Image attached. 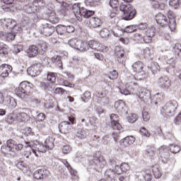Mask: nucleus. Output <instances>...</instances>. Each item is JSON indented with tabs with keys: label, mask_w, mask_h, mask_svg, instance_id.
<instances>
[{
	"label": "nucleus",
	"mask_w": 181,
	"mask_h": 181,
	"mask_svg": "<svg viewBox=\"0 0 181 181\" xmlns=\"http://www.w3.org/2000/svg\"><path fill=\"white\" fill-rule=\"evenodd\" d=\"M25 148H31L34 155L37 158H39L37 152H39V153H45L47 149H53V148H54V138H47L45 144L37 140L25 141Z\"/></svg>",
	"instance_id": "nucleus-1"
},
{
	"label": "nucleus",
	"mask_w": 181,
	"mask_h": 181,
	"mask_svg": "<svg viewBox=\"0 0 181 181\" xmlns=\"http://www.w3.org/2000/svg\"><path fill=\"white\" fill-rule=\"evenodd\" d=\"M30 93H32V87L30 86V83L28 81H23L19 85L18 88L16 89V94L23 100L26 98Z\"/></svg>",
	"instance_id": "nucleus-2"
},
{
	"label": "nucleus",
	"mask_w": 181,
	"mask_h": 181,
	"mask_svg": "<svg viewBox=\"0 0 181 181\" xmlns=\"http://www.w3.org/2000/svg\"><path fill=\"white\" fill-rule=\"evenodd\" d=\"M120 11L122 12V18L124 21L134 19L136 13V11H135V8H134L131 4L120 6Z\"/></svg>",
	"instance_id": "nucleus-3"
},
{
	"label": "nucleus",
	"mask_w": 181,
	"mask_h": 181,
	"mask_svg": "<svg viewBox=\"0 0 181 181\" xmlns=\"http://www.w3.org/2000/svg\"><path fill=\"white\" fill-rule=\"evenodd\" d=\"M68 44L71 47H74V49H76V50H80L81 52H86L88 49L87 42H81L76 38L70 40Z\"/></svg>",
	"instance_id": "nucleus-4"
},
{
	"label": "nucleus",
	"mask_w": 181,
	"mask_h": 181,
	"mask_svg": "<svg viewBox=\"0 0 181 181\" xmlns=\"http://www.w3.org/2000/svg\"><path fill=\"white\" fill-rule=\"evenodd\" d=\"M141 101L145 103V104H151L152 103V98H151V91L145 88H142L139 90L137 94Z\"/></svg>",
	"instance_id": "nucleus-5"
},
{
	"label": "nucleus",
	"mask_w": 181,
	"mask_h": 181,
	"mask_svg": "<svg viewBox=\"0 0 181 181\" xmlns=\"http://www.w3.org/2000/svg\"><path fill=\"white\" fill-rule=\"evenodd\" d=\"M178 105L176 100L168 102L165 104V107H163L162 112H164L166 115H173V114H175Z\"/></svg>",
	"instance_id": "nucleus-6"
},
{
	"label": "nucleus",
	"mask_w": 181,
	"mask_h": 181,
	"mask_svg": "<svg viewBox=\"0 0 181 181\" xmlns=\"http://www.w3.org/2000/svg\"><path fill=\"white\" fill-rule=\"evenodd\" d=\"M0 26H1L4 30L12 32L13 28L16 26V21L12 18L0 19Z\"/></svg>",
	"instance_id": "nucleus-7"
},
{
	"label": "nucleus",
	"mask_w": 181,
	"mask_h": 181,
	"mask_svg": "<svg viewBox=\"0 0 181 181\" xmlns=\"http://www.w3.org/2000/svg\"><path fill=\"white\" fill-rule=\"evenodd\" d=\"M84 25H86L87 28H90V29H95L103 25V21L98 17H92L90 19L85 20Z\"/></svg>",
	"instance_id": "nucleus-8"
},
{
	"label": "nucleus",
	"mask_w": 181,
	"mask_h": 181,
	"mask_svg": "<svg viewBox=\"0 0 181 181\" xmlns=\"http://www.w3.org/2000/svg\"><path fill=\"white\" fill-rule=\"evenodd\" d=\"M87 47L88 49H86V50H88V49H93V50H97L98 52H107L108 50L107 47L103 45V44L95 40L88 41Z\"/></svg>",
	"instance_id": "nucleus-9"
},
{
	"label": "nucleus",
	"mask_w": 181,
	"mask_h": 181,
	"mask_svg": "<svg viewBox=\"0 0 181 181\" xmlns=\"http://www.w3.org/2000/svg\"><path fill=\"white\" fill-rule=\"evenodd\" d=\"M157 85L162 90H169L172 86V81L167 76L159 77L156 81Z\"/></svg>",
	"instance_id": "nucleus-10"
},
{
	"label": "nucleus",
	"mask_w": 181,
	"mask_h": 181,
	"mask_svg": "<svg viewBox=\"0 0 181 181\" xmlns=\"http://www.w3.org/2000/svg\"><path fill=\"white\" fill-rule=\"evenodd\" d=\"M69 122H62L59 125V129L61 134H67L71 129V124H74V117H69Z\"/></svg>",
	"instance_id": "nucleus-11"
},
{
	"label": "nucleus",
	"mask_w": 181,
	"mask_h": 181,
	"mask_svg": "<svg viewBox=\"0 0 181 181\" xmlns=\"http://www.w3.org/2000/svg\"><path fill=\"white\" fill-rule=\"evenodd\" d=\"M28 74L31 77H36L42 73V64H34L27 70Z\"/></svg>",
	"instance_id": "nucleus-12"
},
{
	"label": "nucleus",
	"mask_w": 181,
	"mask_h": 181,
	"mask_svg": "<svg viewBox=\"0 0 181 181\" xmlns=\"http://www.w3.org/2000/svg\"><path fill=\"white\" fill-rule=\"evenodd\" d=\"M115 56L118 63L125 66V62H127V56H125V51L119 47H117L115 49Z\"/></svg>",
	"instance_id": "nucleus-13"
},
{
	"label": "nucleus",
	"mask_w": 181,
	"mask_h": 181,
	"mask_svg": "<svg viewBox=\"0 0 181 181\" xmlns=\"http://www.w3.org/2000/svg\"><path fill=\"white\" fill-rule=\"evenodd\" d=\"M136 25H128L127 26L124 30H119V28H115L113 30V33L115 36H117V37H119L124 32L126 33H133V32H136Z\"/></svg>",
	"instance_id": "nucleus-14"
},
{
	"label": "nucleus",
	"mask_w": 181,
	"mask_h": 181,
	"mask_svg": "<svg viewBox=\"0 0 181 181\" xmlns=\"http://www.w3.org/2000/svg\"><path fill=\"white\" fill-rule=\"evenodd\" d=\"M115 108L121 115H127L128 114V107L122 100L116 102L115 103Z\"/></svg>",
	"instance_id": "nucleus-15"
},
{
	"label": "nucleus",
	"mask_w": 181,
	"mask_h": 181,
	"mask_svg": "<svg viewBox=\"0 0 181 181\" xmlns=\"http://www.w3.org/2000/svg\"><path fill=\"white\" fill-rule=\"evenodd\" d=\"M136 73L137 74L135 75V76H132L129 78L128 82L127 83V86H128V84H135V80H145V78L148 77V74L145 73V71H141L140 72Z\"/></svg>",
	"instance_id": "nucleus-16"
},
{
	"label": "nucleus",
	"mask_w": 181,
	"mask_h": 181,
	"mask_svg": "<svg viewBox=\"0 0 181 181\" xmlns=\"http://www.w3.org/2000/svg\"><path fill=\"white\" fill-rule=\"evenodd\" d=\"M50 175V172L46 169H39L34 173V177L37 180H42L46 179Z\"/></svg>",
	"instance_id": "nucleus-17"
},
{
	"label": "nucleus",
	"mask_w": 181,
	"mask_h": 181,
	"mask_svg": "<svg viewBox=\"0 0 181 181\" xmlns=\"http://www.w3.org/2000/svg\"><path fill=\"white\" fill-rule=\"evenodd\" d=\"M54 30H56L54 26L50 24H45L40 30V33L44 35V36H52L54 33Z\"/></svg>",
	"instance_id": "nucleus-18"
},
{
	"label": "nucleus",
	"mask_w": 181,
	"mask_h": 181,
	"mask_svg": "<svg viewBox=\"0 0 181 181\" xmlns=\"http://www.w3.org/2000/svg\"><path fill=\"white\" fill-rule=\"evenodd\" d=\"M9 73H12V66L6 64L0 66V77L5 78L9 76Z\"/></svg>",
	"instance_id": "nucleus-19"
},
{
	"label": "nucleus",
	"mask_w": 181,
	"mask_h": 181,
	"mask_svg": "<svg viewBox=\"0 0 181 181\" xmlns=\"http://www.w3.org/2000/svg\"><path fill=\"white\" fill-rule=\"evenodd\" d=\"M110 119L113 129H115V131H121L122 129V127L119 122V117H118V115L115 114H112L110 115Z\"/></svg>",
	"instance_id": "nucleus-20"
},
{
	"label": "nucleus",
	"mask_w": 181,
	"mask_h": 181,
	"mask_svg": "<svg viewBox=\"0 0 181 181\" xmlns=\"http://www.w3.org/2000/svg\"><path fill=\"white\" fill-rule=\"evenodd\" d=\"M134 40L136 42H138V43H151V40L147 39L146 35H145V31L136 33L134 35Z\"/></svg>",
	"instance_id": "nucleus-21"
},
{
	"label": "nucleus",
	"mask_w": 181,
	"mask_h": 181,
	"mask_svg": "<svg viewBox=\"0 0 181 181\" xmlns=\"http://www.w3.org/2000/svg\"><path fill=\"white\" fill-rule=\"evenodd\" d=\"M159 153L163 162L166 163V162H168V159H169V148L166 146H162L159 148Z\"/></svg>",
	"instance_id": "nucleus-22"
},
{
	"label": "nucleus",
	"mask_w": 181,
	"mask_h": 181,
	"mask_svg": "<svg viewBox=\"0 0 181 181\" xmlns=\"http://www.w3.org/2000/svg\"><path fill=\"white\" fill-rule=\"evenodd\" d=\"M168 16L169 19V28L171 32H174V30H176V20L175 19V14L173 13V11H168Z\"/></svg>",
	"instance_id": "nucleus-23"
},
{
	"label": "nucleus",
	"mask_w": 181,
	"mask_h": 181,
	"mask_svg": "<svg viewBox=\"0 0 181 181\" xmlns=\"http://www.w3.org/2000/svg\"><path fill=\"white\" fill-rule=\"evenodd\" d=\"M28 57H36L39 54V48L36 45H30L27 50Z\"/></svg>",
	"instance_id": "nucleus-24"
},
{
	"label": "nucleus",
	"mask_w": 181,
	"mask_h": 181,
	"mask_svg": "<svg viewBox=\"0 0 181 181\" xmlns=\"http://www.w3.org/2000/svg\"><path fill=\"white\" fill-rule=\"evenodd\" d=\"M156 21L157 23H158V25H161V26H165V25L168 24V18L165 15L160 13L156 16Z\"/></svg>",
	"instance_id": "nucleus-25"
},
{
	"label": "nucleus",
	"mask_w": 181,
	"mask_h": 181,
	"mask_svg": "<svg viewBox=\"0 0 181 181\" xmlns=\"http://www.w3.org/2000/svg\"><path fill=\"white\" fill-rule=\"evenodd\" d=\"M117 177V174L114 170L107 169L105 172V177L107 180H114L115 181V177Z\"/></svg>",
	"instance_id": "nucleus-26"
},
{
	"label": "nucleus",
	"mask_w": 181,
	"mask_h": 181,
	"mask_svg": "<svg viewBox=\"0 0 181 181\" xmlns=\"http://www.w3.org/2000/svg\"><path fill=\"white\" fill-rule=\"evenodd\" d=\"M6 103L7 105H8V107H10V108H16L17 103H16V100H15V98H12L11 95H7L6 96V99H5Z\"/></svg>",
	"instance_id": "nucleus-27"
},
{
	"label": "nucleus",
	"mask_w": 181,
	"mask_h": 181,
	"mask_svg": "<svg viewBox=\"0 0 181 181\" xmlns=\"http://www.w3.org/2000/svg\"><path fill=\"white\" fill-rule=\"evenodd\" d=\"M28 114L20 112L16 115V122H25L28 121Z\"/></svg>",
	"instance_id": "nucleus-28"
},
{
	"label": "nucleus",
	"mask_w": 181,
	"mask_h": 181,
	"mask_svg": "<svg viewBox=\"0 0 181 181\" xmlns=\"http://www.w3.org/2000/svg\"><path fill=\"white\" fill-rule=\"evenodd\" d=\"M72 11L76 18L81 16V7L80 4H75L72 6Z\"/></svg>",
	"instance_id": "nucleus-29"
},
{
	"label": "nucleus",
	"mask_w": 181,
	"mask_h": 181,
	"mask_svg": "<svg viewBox=\"0 0 181 181\" xmlns=\"http://www.w3.org/2000/svg\"><path fill=\"white\" fill-rule=\"evenodd\" d=\"M146 37L147 39H150V43L152 42V37L155 36V27L151 26L148 28L146 30V33H145Z\"/></svg>",
	"instance_id": "nucleus-30"
},
{
	"label": "nucleus",
	"mask_w": 181,
	"mask_h": 181,
	"mask_svg": "<svg viewBox=\"0 0 181 181\" xmlns=\"http://www.w3.org/2000/svg\"><path fill=\"white\" fill-rule=\"evenodd\" d=\"M143 69L144 63H142L141 62H136L132 65L133 71H135V73L142 71Z\"/></svg>",
	"instance_id": "nucleus-31"
},
{
	"label": "nucleus",
	"mask_w": 181,
	"mask_h": 181,
	"mask_svg": "<svg viewBox=\"0 0 181 181\" xmlns=\"http://www.w3.org/2000/svg\"><path fill=\"white\" fill-rule=\"evenodd\" d=\"M94 15V11L87 10L84 7L81 8V16H83V18H90Z\"/></svg>",
	"instance_id": "nucleus-32"
},
{
	"label": "nucleus",
	"mask_w": 181,
	"mask_h": 181,
	"mask_svg": "<svg viewBox=\"0 0 181 181\" xmlns=\"http://www.w3.org/2000/svg\"><path fill=\"white\" fill-rule=\"evenodd\" d=\"M152 172L156 179H159L162 176V173L160 172V170L159 169V166L158 165L153 166Z\"/></svg>",
	"instance_id": "nucleus-33"
},
{
	"label": "nucleus",
	"mask_w": 181,
	"mask_h": 181,
	"mask_svg": "<svg viewBox=\"0 0 181 181\" xmlns=\"http://www.w3.org/2000/svg\"><path fill=\"white\" fill-rule=\"evenodd\" d=\"M144 56L146 59L152 60V59H153V50L149 49V47H146L144 50Z\"/></svg>",
	"instance_id": "nucleus-34"
},
{
	"label": "nucleus",
	"mask_w": 181,
	"mask_h": 181,
	"mask_svg": "<svg viewBox=\"0 0 181 181\" xmlns=\"http://www.w3.org/2000/svg\"><path fill=\"white\" fill-rule=\"evenodd\" d=\"M148 69L151 70L153 74H155V73H158V71L160 70V66H159L158 62H152L151 65L148 66Z\"/></svg>",
	"instance_id": "nucleus-35"
},
{
	"label": "nucleus",
	"mask_w": 181,
	"mask_h": 181,
	"mask_svg": "<svg viewBox=\"0 0 181 181\" xmlns=\"http://www.w3.org/2000/svg\"><path fill=\"white\" fill-rule=\"evenodd\" d=\"M15 121H16V114L15 113L8 114L6 117V122L8 124H12Z\"/></svg>",
	"instance_id": "nucleus-36"
},
{
	"label": "nucleus",
	"mask_w": 181,
	"mask_h": 181,
	"mask_svg": "<svg viewBox=\"0 0 181 181\" xmlns=\"http://www.w3.org/2000/svg\"><path fill=\"white\" fill-rule=\"evenodd\" d=\"M24 11H25L27 13H33V12H36V7L35 5H26L24 6Z\"/></svg>",
	"instance_id": "nucleus-37"
},
{
	"label": "nucleus",
	"mask_w": 181,
	"mask_h": 181,
	"mask_svg": "<svg viewBox=\"0 0 181 181\" xmlns=\"http://www.w3.org/2000/svg\"><path fill=\"white\" fill-rule=\"evenodd\" d=\"M8 54V47L3 42H0V54L6 56Z\"/></svg>",
	"instance_id": "nucleus-38"
},
{
	"label": "nucleus",
	"mask_w": 181,
	"mask_h": 181,
	"mask_svg": "<svg viewBox=\"0 0 181 181\" xmlns=\"http://www.w3.org/2000/svg\"><path fill=\"white\" fill-rule=\"evenodd\" d=\"M49 21L51 23H59V18L56 17V13L52 12L49 14Z\"/></svg>",
	"instance_id": "nucleus-39"
},
{
	"label": "nucleus",
	"mask_w": 181,
	"mask_h": 181,
	"mask_svg": "<svg viewBox=\"0 0 181 181\" xmlns=\"http://www.w3.org/2000/svg\"><path fill=\"white\" fill-rule=\"evenodd\" d=\"M181 4V0H170L169 5L172 6L174 9H177L179 8V4Z\"/></svg>",
	"instance_id": "nucleus-40"
},
{
	"label": "nucleus",
	"mask_w": 181,
	"mask_h": 181,
	"mask_svg": "<svg viewBox=\"0 0 181 181\" xmlns=\"http://www.w3.org/2000/svg\"><path fill=\"white\" fill-rule=\"evenodd\" d=\"M100 35L103 39H107V37L110 36V30H108L107 28H103L100 32Z\"/></svg>",
	"instance_id": "nucleus-41"
},
{
	"label": "nucleus",
	"mask_w": 181,
	"mask_h": 181,
	"mask_svg": "<svg viewBox=\"0 0 181 181\" xmlns=\"http://www.w3.org/2000/svg\"><path fill=\"white\" fill-rule=\"evenodd\" d=\"M180 146L178 145L172 144L170 147V151L172 153H179L180 152Z\"/></svg>",
	"instance_id": "nucleus-42"
},
{
	"label": "nucleus",
	"mask_w": 181,
	"mask_h": 181,
	"mask_svg": "<svg viewBox=\"0 0 181 181\" xmlns=\"http://www.w3.org/2000/svg\"><path fill=\"white\" fill-rule=\"evenodd\" d=\"M37 47L38 48V52H40L41 54H43V53L46 52V49H47V44L43 42L38 45Z\"/></svg>",
	"instance_id": "nucleus-43"
},
{
	"label": "nucleus",
	"mask_w": 181,
	"mask_h": 181,
	"mask_svg": "<svg viewBox=\"0 0 181 181\" xmlns=\"http://www.w3.org/2000/svg\"><path fill=\"white\" fill-rule=\"evenodd\" d=\"M138 120V116L136 114L131 113L128 117V121L131 124H134V122H136Z\"/></svg>",
	"instance_id": "nucleus-44"
},
{
	"label": "nucleus",
	"mask_w": 181,
	"mask_h": 181,
	"mask_svg": "<svg viewBox=\"0 0 181 181\" xmlns=\"http://www.w3.org/2000/svg\"><path fill=\"white\" fill-rule=\"evenodd\" d=\"M57 33L58 35H64V33H66V25H58L57 27Z\"/></svg>",
	"instance_id": "nucleus-45"
},
{
	"label": "nucleus",
	"mask_w": 181,
	"mask_h": 181,
	"mask_svg": "<svg viewBox=\"0 0 181 181\" xmlns=\"http://www.w3.org/2000/svg\"><path fill=\"white\" fill-rule=\"evenodd\" d=\"M47 78L51 83H56V74L53 72L48 73Z\"/></svg>",
	"instance_id": "nucleus-46"
},
{
	"label": "nucleus",
	"mask_w": 181,
	"mask_h": 181,
	"mask_svg": "<svg viewBox=\"0 0 181 181\" xmlns=\"http://www.w3.org/2000/svg\"><path fill=\"white\" fill-rule=\"evenodd\" d=\"M174 52L177 54V56L181 57V45L177 43L174 46Z\"/></svg>",
	"instance_id": "nucleus-47"
},
{
	"label": "nucleus",
	"mask_w": 181,
	"mask_h": 181,
	"mask_svg": "<svg viewBox=\"0 0 181 181\" xmlns=\"http://www.w3.org/2000/svg\"><path fill=\"white\" fill-rule=\"evenodd\" d=\"M15 145H16V141H13V139L7 140L6 146L7 148H9V149H14Z\"/></svg>",
	"instance_id": "nucleus-48"
},
{
	"label": "nucleus",
	"mask_w": 181,
	"mask_h": 181,
	"mask_svg": "<svg viewBox=\"0 0 181 181\" xmlns=\"http://www.w3.org/2000/svg\"><path fill=\"white\" fill-rule=\"evenodd\" d=\"M0 36H6L8 40H13V39H15L16 35L15 34L11 33L4 35V33L1 32Z\"/></svg>",
	"instance_id": "nucleus-49"
},
{
	"label": "nucleus",
	"mask_w": 181,
	"mask_h": 181,
	"mask_svg": "<svg viewBox=\"0 0 181 181\" xmlns=\"http://www.w3.org/2000/svg\"><path fill=\"white\" fill-rule=\"evenodd\" d=\"M94 160H96V163L100 166H104L105 165V160L103 157H95Z\"/></svg>",
	"instance_id": "nucleus-50"
},
{
	"label": "nucleus",
	"mask_w": 181,
	"mask_h": 181,
	"mask_svg": "<svg viewBox=\"0 0 181 181\" xmlns=\"http://www.w3.org/2000/svg\"><path fill=\"white\" fill-rule=\"evenodd\" d=\"M119 144L121 146H124V148H128V146H131V144H129L126 137L120 140Z\"/></svg>",
	"instance_id": "nucleus-51"
},
{
	"label": "nucleus",
	"mask_w": 181,
	"mask_h": 181,
	"mask_svg": "<svg viewBox=\"0 0 181 181\" xmlns=\"http://www.w3.org/2000/svg\"><path fill=\"white\" fill-rule=\"evenodd\" d=\"M89 122L90 125H93V129H97V125H95V122H97V117L93 116L89 118Z\"/></svg>",
	"instance_id": "nucleus-52"
},
{
	"label": "nucleus",
	"mask_w": 181,
	"mask_h": 181,
	"mask_svg": "<svg viewBox=\"0 0 181 181\" xmlns=\"http://www.w3.org/2000/svg\"><path fill=\"white\" fill-rule=\"evenodd\" d=\"M46 119V115L43 113H39L37 116H36V121H37L38 122H43V121H45V119Z\"/></svg>",
	"instance_id": "nucleus-53"
},
{
	"label": "nucleus",
	"mask_w": 181,
	"mask_h": 181,
	"mask_svg": "<svg viewBox=\"0 0 181 181\" xmlns=\"http://www.w3.org/2000/svg\"><path fill=\"white\" fill-rule=\"evenodd\" d=\"M87 136V132L84 129H81L78 132V137L81 139H84Z\"/></svg>",
	"instance_id": "nucleus-54"
},
{
	"label": "nucleus",
	"mask_w": 181,
	"mask_h": 181,
	"mask_svg": "<svg viewBox=\"0 0 181 181\" xmlns=\"http://www.w3.org/2000/svg\"><path fill=\"white\" fill-rule=\"evenodd\" d=\"M110 5L114 9H117V8L119 6V2L118 1V0H110Z\"/></svg>",
	"instance_id": "nucleus-55"
},
{
	"label": "nucleus",
	"mask_w": 181,
	"mask_h": 181,
	"mask_svg": "<svg viewBox=\"0 0 181 181\" xmlns=\"http://www.w3.org/2000/svg\"><path fill=\"white\" fill-rule=\"evenodd\" d=\"M78 62H80V57H78V56H74L72 57L70 63L72 64V66H77V64H78Z\"/></svg>",
	"instance_id": "nucleus-56"
},
{
	"label": "nucleus",
	"mask_w": 181,
	"mask_h": 181,
	"mask_svg": "<svg viewBox=\"0 0 181 181\" xmlns=\"http://www.w3.org/2000/svg\"><path fill=\"white\" fill-rule=\"evenodd\" d=\"M108 78L110 80H115L118 78V72L117 71H112L110 74L108 76Z\"/></svg>",
	"instance_id": "nucleus-57"
},
{
	"label": "nucleus",
	"mask_w": 181,
	"mask_h": 181,
	"mask_svg": "<svg viewBox=\"0 0 181 181\" xmlns=\"http://www.w3.org/2000/svg\"><path fill=\"white\" fill-rule=\"evenodd\" d=\"M62 152L64 155H67V153H70L71 152V147L69 145L64 146L62 147Z\"/></svg>",
	"instance_id": "nucleus-58"
},
{
	"label": "nucleus",
	"mask_w": 181,
	"mask_h": 181,
	"mask_svg": "<svg viewBox=\"0 0 181 181\" xmlns=\"http://www.w3.org/2000/svg\"><path fill=\"white\" fill-rule=\"evenodd\" d=\"M142 115L144 121H145V122H148V121H149L151 118V117L149 116V113L147 111L144 110L142 112Z\"/></svg>",
	"instance_id": "nucleus-59"
},
{
	"label": "nucleus",
	"mask_w": 181,
	"mask_h": 181,
	"mask_svg": "<svg viewBox=\"0 0 181 181\" xmlns=\"http://www.w3.org/2000/svg\"><path fill=\"white\" fill-rule=\"evenodd\" d=\"M144 177L145 180L151 181L152 180V174H151V172L149 171H146L145 173L144 174Z\"/></svg>",
	"instance_id": "nucleus-60"
},
{
	"label": "nucleus",
	"mask_w": 181,
	"mask_h": 181,
	"mask_svg": "<svg viewBox=\"0 0 181 181\" xmlns=\"http://www.w3.org/2000/svg\"><path fill=\"white\" fill-rule=\"evenodd\" d=\"M140 134H141V135H143L144 136H151V134H149V132H148V130H146V129H145V127H142L140 129Z\"/></svg>",
	"instance_id": "nucleus-61"
},
{
	"label": "nucleus",
	"mask_w": 181,
	"mask_h": 181,
	"mask_svg": "<svg viewBox=\"0 0 181 181\" xmlns=\"http://www.w3.org/2000/svg\"><path fill=\"white\" fill-rule=\"evenodd\" d=\"M122 172H127L129 170V165L128 163H124L121 164Z\"/></svg>",
	"instance_id": "nucleus-62"
},
{
	"label": "nucleus",
	"mask_w": 181,
	"mask_h": 181,
	"mask_svg": "<svg viewBox=\"0 0 181 181\" xmlns=\"http://www.w3.org/2000/svg\"><path fill=\"white\" fill-rule=\"evenodd\" d=\"M14 149L15 151H16V152H20V151H22L23 149V144L16 143V145L14 146Z\"/></svg>",
	"instance_id": "nucleus-63"
},
{
	"label": "nucleus",
	"mask_w": 181,
	"mask_h": 181,
	"mask_svg": "<svg viewBox=\"0 0 181 181\" xmlns=\"http://www.w3.org/2000/svg\"><path fill=\"white\" fill-rule=\"evenodd\" d=\"M175 124H176V125H180V124H181V112L175 117Z\"/></svg>",
	"instance_id": "nucleus-64"
}]
</instances>
